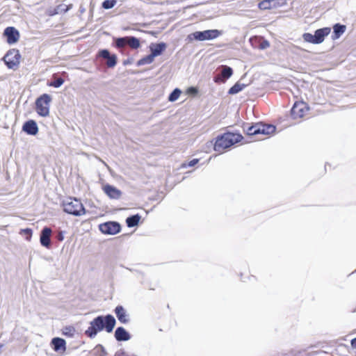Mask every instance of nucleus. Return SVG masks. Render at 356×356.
<instances>
[{
  "label": "nucleus",
  "mask_w": 356,
  "mask_h": 356,
  "mask_svg": "<svg viewBox=\"0 0 356 356\" xmlns=\"http://www.w3.org/2000/svg\"><path fill=\"white\" fill-rule=\"evenodd\" d=\"M20 58L21 55L19 50L13 49L6 54L3 60L8 69L15 70L19 67Z\"/></svg>",
  "instance_id": "6e6552de"
},
{
  "label": "nucleus",
  "mask_w": 356,
  "mask_h": 356,
  "mask_svg": "<svg viewBox=\"0 0 356 356\" xmlns=\"http://www.w3.org/2000/svg\"><path fill=\"white\" fill-rule=\"evenodd\" d=\"M141 219V216L138 213L129 216L126 219V224L128 227H134L137 226Z\"/></svg>",
  "instance_id": "393cba45"
},
{
  "label": "nucleus",
  "mask_w": 356,
  "mask_h": 356,
  "mask_svg": "<svg viewBox=\"0 0 356 356\" xmlns=\"http://www.w3.org/2000/svg\"><path fill=\"white\" fill-rule=\"evenodd\" d=\"M149 48L150 53L156 58L163 54L167 48V44L164 42L151 43Z\"/></svg>",
  "instance_id": "f3484780"
},
{
  "label": "nucleus",
  "mask_w": 356,
  "mask_h": 356,
  "mask_svg": "<svg viewBox=\"0 0 356 356\" xmlns=\"http://www.w3.org/2000/svg\"><path fill=\"white\" fill-rule=\"evenodd\" d=\"M277 0H263L258 4V7L261 10H268L276 8Z\"/></svg>",
  "instance_id": "a878e982"
},
{
  "label": "nucleus",
  "mask_w": 356,
  "mask_h": 356,
  "mask_svg": "<svg viewBox=\"0 0 356 356\" xmlns=\"http://www.w3.org/2000/svg\"><path fill=\"white\" fill-rule=\"evenodd\" d=\"M219 72L213 77V81L216 83H224L233 75V69L228 65H220L218 67Z\"/></svg>",
  "instance_id": "9d476101"
},
{
  "label": "nucleus",
  "mask_w": 356,
  "mask_h": 356,
  "mask_svg": "<svg viewBox=\"0 0 356 356\" xmlns=\"http://www.w3.org/2000/svg\"><path fill=\"white\" fill-rule=\"evenodd\" d=\"M99 229L104 234L115 235L120 232L121 225L116 221H108L100 224Z\"/></svg>",
  "instance_id": "1a4fd4ad"
},
{
  "label": "nucleus",
  "mask_w": 356,
  "mask_h": 356,
  "mask_svg": "<svg viewBox=\"0 0 356 356\" xmlns=\"http://www.w3.org/2000/svg\"><path fill=\"white\" fill-rule=\"evenodd\" d=\"M19 234L24 236L25 238L29 241L32 237L33 230L31 228L22 229Z\"/></svg>",
  "instance_id": "2f4dec72"
},
{
  "label": "nucleus",
  "mask_w": 356,
  "mask_h": 356,
  "mask_svg": "<svg viewBox=\"0 0 356 356\" xmlns=\"http://www.w3.org/2000/svg\"><path fill=\"white\" fill-rule=\"evenodd\" d=\"M3 347L2 344H0V349Z\"/></svg>",
  "instance_id": "79ce46f5"
},
{
  "label": "nucleus",
  "mask_w": 356,
  "mask_h": 356,
  "mask_svg": "<svg viewBox=\"0 0 356 356\" xmlns=\"http://www.w3.org/2000/svg\"><path fill=\"white\" fill-rule=\"evenodd\" d=\"M246 84L241 83L239 82H236L233 86H232L229 90L228 94L229 95H236L239 92L242 91L245 87Z\"/></svg>",
  "instance_id": "bb28decb"
},
{
  "label": "nucleus",
  "mask_w": 356,
  "mask_h": 356,
  "mask_svg": "<svg viewBox=\"0 0 356 356\" xmlns=\"http://www.w3.org/2000/svg\"><path fill=\"white\" fill-rule=\"evenodd\" d=\"M259 122L251 125L249 123H245L243 124V129L247 135L257 136L259 134Z\"/></svg>",
  "instance_id": "aec40b11"
},
{
  "label": "nucleus",
  "mask_w": 356,
  "mask_h": 356,
  "mask_svg": "<svg viewBox=\"0 0 356 356\" xmlns=\"http://www.w3.org/2000/svg\"><path fill=\"white\" fill-rule=\"evenodd\" d=\"M65 233V231H62V230L58 231L55 236L56 240H58V241H63L64 240Z\"/></svg>",
  "instance_id": "f704fd0d"
},
{
  "label": "nucleus",
  "mask_w": 356,
  "mask_h": 356,
  "mask_svg": "<svg viewBox=\"0 0 356 356\" xmlns=\"http://www.w3.org/2000/svg\"><path fill=\"white\" fill-rule=\"evenodd\" d=\"M51 99V95L47 93L41 95L36 99L35 102V111L40 116L47 117L49 115Z\"/></svg>",
  "instance_id": "0eeeda50"
},
{
  "label": "nucleus",
  "mask_w": 356,
  "mask_h": 356,
  "mask_svg": "<svg viewBox=\"0 0 356 356\" xmlns=\"http://www.w3.org/2000/svg\"><path fill=\"white\" fill-rule=\"evenodd\" d=\"M114 337L117 341H127L131 337L130 333L123 327H118L115 329Z\"/></svg>",
  "instance_id": "6ab92c4d"
},
{
  "label": "nucleus",
  "mask_w": 356,
  "mask_h": 356,
  "mask_svg": "<svg viewBox=\"0 0 356 356\" xmlns=\"http://www.w3.org/2000/svg\"><path fill=\"white\" fill-rule=\"evenodd\" d=\"M113 45L118 49H122L126 46L129 47L132 49H137L140 47V42L135 36L113 38Z\"/></svg>",
  "instance_id": "423d86ee"
},
{
  "label": "nucleus",
  "mask_w": 356,
  "mask_h": 356,
  "mask_svg": "<svg viewBox=\"0 0 356 356\" xmlns=\"http://www.w3.org/2000/svg\"><path fill=\"white\" fill-rule=\"evenodd\" d=\"M93 351L95 356H104L106 355L104 347L101 344L97 345Z\"/></svg>",
  "instance_id": "7c9ffc66"
},
{
  "label": "nucleus",
  "mask_w": 356,
  "mask_h": 356,
  "mask_svg": "<svg viewBox=\"0 0 356 356\" xmlns=\"http://www.w3.org/2000/svg\"><path fill=\"white\" fill-rule=\"evenodd\" d=\"M332 28L333 32L332 35V38L333 40H337L339 38L346 30V26L344 24H341L340 23L335 24Z\"/></svg>",
  "instance_id": "4be33fe9"
},
{
  "label": "nucleus",
  "mask_w": 356,
  "mask_h": 356,
  "mask_svg": "<svg viewBox=\"0 0 356 356\" xmlns=\"http://www.w3.org/2000/svg\"><path fill=\"white\" fill-rule=\"evenodd\" d=\"M115 314L118 320L123 324H126L129 322V314L127 311L122 305H118L114 309Z\"/></svg>",
  "instance_id": "a211bd4d"
},
{
  "label": "nucleus",
  "mask_w": 356,
  "mask_h": 356,
  "mask_svg": "<svg viewBox=\"0 0 356 356\" xmlns=\"http://www.w3.org/2000/svg\"><path fill=\"white\" fill-rule=\"evenodd\" d=\"M115 356H129L127 353L122 350L120 349V350L117 351L115 354Z\"/></svg>",
  "instance_id": "e433bc0d"
},
{
  "label": "nucleus",
  "mask_w": 356,
  "mask_h": 356,
  "mask_svg": "<svg viewBox=\"0 0 356 356\" xmlns=\"http://www.w3.org/2000/svg\"><path fill=\"white\" fill-rule=\"evenodd\" d=\"M308 109L305 102L302 101L296 102L291 109V115L293 119L301 118L305 115V111H308Z\"/></svg>",
  "instance_id": "f8f14e48"
},
{
  "label": "nucleus",
  "mask_w": 356,
  "mask_h": 356,
  "mask_svg": "<svg viewBox=\"0 0 356 356\" xmlns=\"http://www.w3.org/2000/svg\"><path fill=\"white\" fill-rule=\"evenodd\" d=\"M270 44L269 42L267 41V40H264L261 44H260V47L259 48L261 49H264L266 48H267L268 47H269Z\"/></svg>",
  "instance_id": "4c0bfd02"
},
{
  "label": "nucleus",
  "mask_w": 356,
  "mask_h": 356,
  "mask_svg": "<svg viewBox=\"0 0 356 356\" xmlns=\"http://www.w3.org/2000/svg\"><path fill=\"white\" fill-rule=\"evenodd\" d=\"M116 320L111 314L97 316L90 323V326L85 331V334L89 338L93 339L98 332L103 330L111 333L113 332Z\"/></svg>",
  "instance_id": "f257e3e1"
},
{
  "label": "nucleus",
  "mask_w": 356,
  "mask_h": 356,
  "mask_svg": "<svg viewBox=\"0 0 356 356\" xmlns=\"http://www.w3.org/2000/svg\"><path fill=\"white\" fill-rule=\"evenodd\" d=\"M103 191L111 199L118 200L122 195V191L108 184L103 186Z\"/></svg>",
  "instance_id": "dca6fc26"
},
{
  "label": "nucleus",
  "mask_w": 356,
  "mask_h": 356,
  "mask_svg": "<svg viewBox=\"0 0 356 356\" xmlns=\"http://www.w3.org/2000/svg\"><path fill=\"white\" fill-rule=\"evenodd\" d=\"M117 3V0H104L102 2V7L104 9L108 10L113 8Z\"/></svg>",
  "instance_id": "473e14b6"
},
{
  "label": "nucleus",
  "mask_w": 356,
  "mask_h": 356,
  "mask_svg": "<svg viewBox=\"0 0 356 356\" xmlns=\"http://www.w3.org/2000/svg\"><path fill=\"white\" fill-rule=\"evenodd\" d=\"M51 344L52 346L53 349L56 352L66 350V341L65 339L62 338H53L51 339Z\"/></svg>",
  "instance_id": "412c9836"
},
{
  "label": "nucleus",
  "mask_w": 356,
  "mask_h": 356,
  "mask_svg": "<svg viewBox=\"0 0 356 356\" xmlns=\"http://www.w3.org/2000/svg\"><path fill=\"white\" fill-rule=\"evenodd\" d=\"M154 58H155L150 53L149 55H147V56L143 57L142 58H140V60H138L137 63H136V65L138 67H140V66H142V65H144L151 64V63H153Z\"/></svg>",
  "instance_id": "cd10ccee"
},
{
  "label": "nucleus",
  "mask_w": 356,
  "mask_h": 356,
  "mask_svg": "<svg viewBox=\"0 0 356 356\" xmlns=\"http://www.w3.org/2000/svg\"><path fill=\"white\" fill-rule=\"evenodd\" d=\"M243 136L238 132L226 131L216 138L213 149L222 153L225 149L242 141Z\"/></svg>",
  "instance_id": "f03ea898"
},
{
  "label": "nucleus",
  "mask_w": 356,
  "mask_h": 356,
  "mask_svg": "<svg viewBox=\"0 0 356 356\" xmlns=\"http://www.w3.org/2000/svg\"><path fill=\"white\" fill-rule=\"evenodd\" d=\"M181 93V90L178 88H175L169 95L168 97V100L170 102H175L176 100L178 99V98L179 97Z\"/></svg>",
  "instance_id": "c85d7f7f"
},
{
  "label": "nucleus",
  "mask_w": 356,
  "mask_h": 356,
  "mask_svg": "<svg viewBox=\"0 0 356 356\" xmlns=\"http://www.w3.org/2000/svg\"><path fill=\"white\" fill-rule=\"evenodd\" d=\"M51 234L52 230L50 227L45 226L42 229L40 234V243L42 246L46 248H51V243L50 236Z\"/></svg>",
  "instance_id": "4468645a"
},
{
  "label": "nucleus",
  "mask_w": 356,
  "mask_h": 356,
  "mask_svg": "<svg viewBox=\"0 0 356 356\" xmlns=\"http://www.w3.org/2000/svg\"><path fill=\"white\" fill-rule=\"evenodd\" d=\"M222 32L218 29H208L204 31H197L187 35L186 40L190 42L193 40L204 41L211 40L221 35Z\"/></svg>",
  "instance_id": "20e7f679"
},
{
  "label": "nucleus",
  "mask_w": 356,
  "mask_h": 356,
  "mask_svg": "<svg viewBox=\"0 0 356 356\" xmlns=\"http://www.w3.org/2000/svg\"><path fill=\"white\" fill-rule=\"evenodd\" d=\"M330 28L323 27L316 30L314 34L305 33L302 35V38L307 42L318 44L324 41L325 38L330 34Z\"/></svg>",
  "instance_id": "39448f33"
},
{
  "label": "nucleus",
  "mask_w": 356,
  "mask_h": 356,
  "mask_svg": "<svg viewBox=\"0 0 356 356\" xmlns=\"http://www.w3.org/2000/svg\"><path fill=\"white\" fill-rule=\"evenodd\" d=\"M74 332H75V329L72 326H66L64 327V329L63 330V334L65 336H67L69 337H73L74 334Z\"/></svg>",
  "instance_id": "72a5a7b5"
},
{
  "label": "nucleus",
  "mask_w": 356,
  "mask_h": 356,
  "mask_svg": "<svg viewBox=\"0 0 356 356\" xmlns=\"http://www.w3.org/2000/svg\"><path fill=\"white\" fill-rule=\"evenodd\" d=\"M350 344L353 348H356V337L350 341Z\"/></svg>",
  "instance_id": "a19ab883"
},
{
  "label": "nucleus",
  "mask_w": 356,
  "mask_h": 356,
  "mask_svg": "<svg viewBox=\"0 0 356 356\" xmlns=\"http://www.w3.org/2000/svg\"><path fill=\"white\" fill-rule=\"evenodd\" d=\"M188 92L193 95H196L197 93V90L195 87H190L188 89Z\"/></svg>",
  "instance_id": "58836bf2"
},
{
  "label": "nucleus",
  "mask_w": 356,
  "mask_h": 356,
  "mask_svg": "<svg viewBox=\"0 0 356 356\" xmlns=\"http://www.w3.org/2000/svg\"><path fill=\"white\" fill-rule=\"evenodd\" d=\"M3 35L6 38V42L10 44L16 43L19 38V31L13 26H8L3 31Z\"/></svg>",
  "instance_id": "ddd939ff"
},
{
  "label": "nucleus",
  "mask_w": 356,
  "mask_h": 356,
  "mask_svg": "<svg viewBox=\"0 0 356 356\" xmlns=\"http://www.w3.org/2000/svg\"><path fill=\"white\" fill-rule=\"evenodd\" d=\"M199 162L198 159H193L191 161H190L187 164H184L183 166H188V167H193L195 166L197 163Z\"/></svg>",
  "instance_id": "c9c22d12"
},
{
  "label": "nucleus",
  "mask_w": 356,
  "mask_h": 356,
  "mask_svg": "<svg viewBox=\"0 0 356 356\" xmlns=\"http://www.w3.org/2000/svg\"><path fill=\"white\" fill-rule=\"evenodd\" d=\"M97 58L106 59V65L108 68L114 67L118 63V57L115 54H111L108 49H99L97 54Z\"/></svg>",
  "instance_id": "9b49d317"
},
{
  "label": "nucleus",
  "mask_w": 356,
  "mask_h": 356,
  "mask_svg": "<svg viewBox=\"0 0 356 356\" xmlns=\"http://www.w3.org/2000/svg\"><path fill=\"white\" fill-rule=\"evenodd\" d=\"M65 82L63 78L59 76L57 74L52 75V79L47 83L48 86L54 87L55 88H60Z\"/></svg>",
  "instance_id": "b1692460"
},
{
  "label": "nucleus",
  "mask_w": 356,
  "mask_h": 356,
  "mask_svg": "<svg viewBox=\"0 0 356 356\" xmlns=\"http://www.w3.org/2000/svg\"><path fill=\"white\" fill-rule=\"evenodd\" d=\"M70 6H67L65 4H60L56 6L54 10V14H63L67 13L71 8Z\"/></svg>",
  "instance_id": "c756f323"
},
{
  "label": "nucleus",
  "mask_w": 356,
  "mask_h": 356,
  "mask_svg": "<svg viewBox=\"0 0 356 356\" xmlns=\"http://www.w3.org/2000/svg\"><path fill=\"white\" fill-rule=\"evenodd\" d=\"M22 131L30 136H35L38 133V126L33 120L26 121L22 126Z\"/></svg>",
  "instance_id": "2eb2a0df"
},
{
  "label": "nucleus",
  "mask_w": 356,
  "mask_h": 356,
  "mask_svg": "<svg viewBox=\"0 0 356 356\" xmlns=\"http://www.w3.org/2000/svg\"><path fill=\"white\" fill-rule=\"evenodd\" d=\"M259 125H260L259 134L270 135L275 133L276 131V127L273 124L259 122Z\"/></svg>",
  "instance_id": "5701e85b"
},
{
  "label": "nucleus",
  "mask_w": 356,
  "mask_h": 356,
  "mask_svg": "<svg viewBox=\"0 0 356 356\" xmlns=\"http://www.w3.org/2000/svg\"><path fill=\"white\" fill-rule=\"evenodd\" d=\"M133 62L132 58H129L123 61V65L124 66L131 64Z\"/></svg>",
  "instance_id": "ea45409f"
},
{
  "label": "nucleus",
  "mask_w": 356,
  "mask_h": 356,
  "mask_svg": "<svg viewBox=\"0 0 356 356\" xmlns=\"http://www.w3.org/2000/svg\"><path fill=\"white\" fill-rule=\"evenodd\" d=\"M62 205L65 213L74 216H81L86 212L81 200L77 198L68 197L63 201Z\"/></svg>",
  "instance_id": "7ed1b4c3"
}]
</instances>
